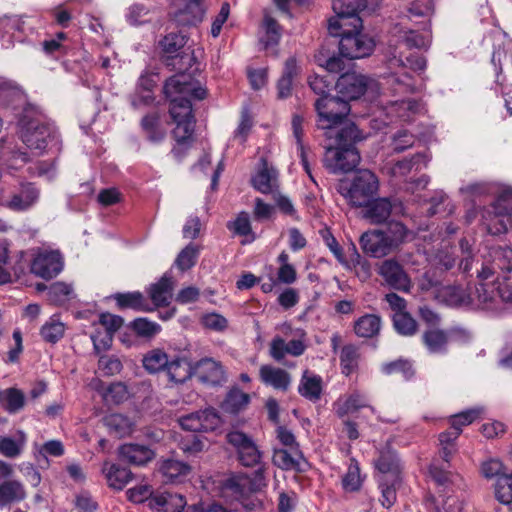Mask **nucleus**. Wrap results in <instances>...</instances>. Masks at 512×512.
Here are the masks:
<instances>
[{
	"instance_id": "338daca9",
	"label": "nucleus",
	"mask_w": 512,
	"mask_h": 512,
	"mask_svg": "<svg viewBox=\"0 0 512 512\" xmlns=\"http://www.w3.org/2000/svg\"><path fill=\"white\" fill-rule=\"evenodd\" d=\"M414 143L415 137L413 134L406 130H400L393 135L391 146L394 152L401 153L412 147Z\"/></svg>"
},
{
	"instance_id": "de8ad7c7",
	"label": "nucleus",
	"mask_w": 512,
	"mask_h": 512,
	"mask_svg": "<svg viewBox=\"0 0 512 512\" xmlns=\"http://www.w3.org/2000/svg\"><path fill=\"white\" fill-rule=\"evenodd\" d=\"M199 251V246L192 243L187 245L184 249L180 251L175 260V265L177 266V268L181 271L191 269L196 264Z\"/></svg>"
},
{
	"instance_id": "5701e85b",
	"label": "nucleus",
	"mask_w": 512,
	"mask_h": 512,
	"mask_svg": "<svg viewBox=\"0 0 512 512\" xmlns=\"http://www.w3.org/2000/svg\"><path fill=\"white\" fill-rule=\"evenodd\" d=\"M39 198L38 189L31 183L21 186L7 202V207L14 211H24L32 207Z\"/></svg>"
},
{
	"instance_id": "052dcab7",
	"label": "nucleus",
	"mask_w": 512,
	"mask_h": 512,
	"mask_svg": "<svg viewBox=\"0 0 512 512\" xmlns=\"http://www.w3.org/2000/svg\"><path fill=\"white\" fill-rule=\"evenodd\" d=\"M5 409L9 413H16L24 407V394L16 388H8L4 390Z\"/></svg>"
},
{
	"instance_id": "09e8293b",
	"label": "nucleus",
	"mask_w": 512,
	"mask_h": 512,
	"mask_svg": "<svg viewBox=\"0 0 512 512\" xmlns=\"http://www.w3.org/2000/svg\"><path fill=\"white\" fill-rule=\"evenodd\" d=\"M64 331V324L52 317L42 326L40 333L46 342L56 343L63 337Z\"/></svg>"
},
{
	"instance_id": "a18cd8bd",
	"label": "nucleus",
	"mask_w": 512,
	"mask_h": 512,
	"mask_svg": "<svg viewBox=\"0 0 512 512\" xmlns=\"http://www.w3.org/2000/svg\"><path fill=\"white\" fill-rule=\"evenodd\" d=\"M73 295V288L64 282H55L48 288V300L56 305L68 302Z\"/></svg>"
},
{
	"instance_id": "20e7f679",
	"label": "nucleus",
	"mask_w": 512,
	"mask_h": 512,
	"mask_svg": "<svg viewBox=\"0 0 512 512\" xmlns=\"http://www.w3.org/2000/svg\"><path fill=\"white\" fill-rule=\"evenodd\" d=\"M335 16L328 20V31L337 36L338 30L345 27L362 28V19L358 12L366 8V0H334L332 4Z\"/></svg>"
},
{
	"instance_id": "49530a36",
	"label": "nucleus",
	"mask_w": 512,
	"mask_h": 512,
	"mask_svg": "<svg viewBox=\"0 0 512 512\" xmlns=\"http://www.w3.org/2000/svg\"><path fill=\"white\" fill-rule=\"evenodd\" d=\"M161 473L170 481H173L181 476L187 475L190 472V467L174 459L164 460L160 466Z\"/></svg>"
},
{
	"instance_id": "a878e982",
	"label": "nucleus",
	"mask_w": 512,
	"mask_h": 512,
	"mask_svg": "<svg viewBox=\"0 0 512 512\" xmlns=\"http://www.w3.org/2000/svg\"><path fill=\"white\" fill-rule=\"evenodd\" d=\"M187 39L184 35L176 32H171L164 36V38L160 41V47L162 51L168 55V59H174L180 57L184 59L188 58V65H191L192 57L185 52L180 54V50L184 48L186 45Z\"/></svg>"
},
{
	"instance_id": "5fc2aeb1",
	"label": "nucleus",
	"mask_w": 512,
	"mask_h": 512,
	"mask_svg": "<svg viewBox=\"0 0 512 512\" xmlns=\"http://www.w3.org/2000/svg\"><path fill=\"white\" fill-rule=\"evenodd\" d=\"M399 479L395 480V477H391L389 480L386 476H383L379 480V485L381 488V504L385 508H390L396 501V485L398 484Z\"/></svg>"
},
{
	"instance_id": "c85d7f7f",
	"label": "nucleus",
	"mask_w": 512,
	"mask_h": 512,
	"mask_svg": "<svg viewBox=\"0 0 512 512\" xmlns=\"http://www.w3.org/2000/svg\"><path fill=\"white\" fill-rule=\"evenodd\" d=\"M165 96L170 101L169 113L173 121L194 119L192 105L189 98L181 95L177 89H175L174 93L172 92V95Z\"/></svg>"
},
{
	"instance_id": "69168bd1",
	"label": "nucleus",
	"mask_w": 512,
	"mask_h": 512,
	"mask_svg": "<svg viewBox=\"0 0 512 512\" xmlns=\"http://www.w3.org/2000/svg\"><path fill=\"white\" fill-rule=\"evenodd\" d=\"M308 84L311 90L319 97L329 96V91L333 85V79L325 76L314 75L308 79Z\"/></svg>"
},
{
	"instance_id": "4c0bfd02",
	"label": "nucleus",
	"mask_w": 512,
	"mask_h": 512,
	"mask_svg": "<svg viewBox=\"0 0 512 512\" xmlns=\"http://www.w3.org/2000/svg\"><path fill=\"white\" fill-rule=\"evenodd\" d=\"M114 299L119 308L150 311V308L148 307V304L141 292L117 293L114 295Z\"/></svg>"
},
{
	"instance_id": "9b49d317",
	"label": "nucleus",
	"mask_w": 512,
	"mask_h": 512,
	"mask_svg": "<svg viewBox=\"0 0 512 512\" xmlns=\"http://www.w3.org/2000/svg\"><path fill=\"white\" fill-rule=\"evenodd\" d=\"M378 274L393 289L407 292L411 288L409 276L395 259L384 260L378 268Z\"/></svg>"
},
{
	"instance_id": "13d9d810",
	"label": "nucleus",
	"mask_w": 512,
	"mask_h": 512,
	"mask_svg": "<svg viewBox=\"0 0 512 512\" xmlns=\"http://www.w3.org/2000/svg\"><path fill=\"white\" fill-rule=\"evenodd\" d=\"M391 110L395 112L399 118L408 121L412 115L419 112L420 104L411 99L396 101L392 104Z\"/></svg>"
},
{
	"instance_id": "680f3d73",
	"label": "nucleus",
	"mask_w": 512,
	"mask_h": 512,
	"mask_svg": "<svg viewBox=\"0 0 512 512\" xmlns=\"http://www.w3.org/2000/svg\"><path fill=\"white\" fill-rule=\"evenodd\" d=\"M481 411V409H470L453 415L450 418L451 429L458 431L460 435L462 432V427L475 421L479 417Z\"/></svg>"
},
{
	"instance_id": "c9c22d12",
	"label": "nucleus",
	"mask_w": 512,
	"mask_h": 512,
	"mask_svg": "<svg viewBox=\"0 0 512 512\" xmlns=\"http://www.w3.org/2000/svg\"><path fill=\"white\" fill-rule=\"evenodd\" d=\"M364 407H369L371 412L376 414V409L369 405L368 398L364 394L355 391L350 394L343 403L338 404L336 414L338 417L343 418L347 414L356 412Z\"/></svg>"
},
{
	"instance_id": "f257e3e1",
	"label": "nucleus",
	"mask_w": 512,
	"mask_h": 512,
	"mask_svg": "<svg viewBox=\"0 0 512 512\" xmlns=\"http://www.w3.org/2000/svg\"><path fill=\"white\" fill-rule=\"evenodd\" d=\"M364 135L354 123H346L334 136L326 137L324 164L332 173H347L360 162L355 144L364 139Z\"/></svg>"
},
{
	"instance_id": "603ef678",
	"label": "nucleus",
	"mask_w": 512,
	"mask_h": 512,
	"mask_svg": "<svg viewBox=\"0 0 512 512\" xmlns=\"http://www.w3.org/2000/svg\"><path fill=\"white\" fill-rule=\"evenodd\" d=\"M165 370L169 380L175 383H183L191 375L187 364L180 359L169 361Z\"/></svg>"
},
{
	"instance_id": "473e14b6",
	"label": "nucleus",
	"mask_w": 512,
	"mask_h": 512,
	"mask_svg": "<svg viewBox=\"0 0 512 512\" xmlns=\"http://www.w3.org/2000/svg\"><path fill=\"white\" fill-rule=\"evenodd\" d=\"M470 305L474 308L489 310L496 307L497 298L494 289L486 284H480L470 293Z\"/></svg>"
},
{
	"instance_id": "37998d69",
	"label": "nucleus",
	"mask_w": 512,
	"mask_h": 512,
	"mask_svg": "<svg viewBox=\"0 0 512 512\" xmlns=\"http://www.w3.org/2000/svg\"><path fill=\"white\" fill-rule=\"evenodd\" d=\"M422 338L425 346L431 353H441L445 351L448 338L444 331L430 329L423 334Z\"/></svg>"
},
{
	"instance_id": "aec40b11",
	"label": "nucleus",
	"mask_w": 512,
	"mask_h": 512,
	"mask_svg": "<svg viewBox=\"0 0 512 512\" xmlns=\"http://www.w3.org/2000/svg\"><path fill=\"white\" fill-rule=\"evenodd\" d=\"M362 211L364 219L368 220L371 224H382L384 223L392 212L393 204L389 198H378L370 200L368 204H365Z\"/></svg>"
},
{
	"instance_id": "a19ab883",
	"label": "nucleus",
	"mask_w": 512,
	"mask_h": 512,
	"mask_svg": "<svg viewBox=\"0 0 512 512\" xmlns=\"http://www.w3.org/2000/svg\"><path fill=\"white\" fill-rule=\"evenodd\" d=\"M104 424L110 432L118 437L128 435L132 431L133 423L127 417L119 413H113L104 418Z\"/></svg>"
},
{
	"instance_id": "58836bf2",
	"label": "nucleus",
	"mask_w": 512,
	"mask_h": 512,
	"mask_svg": "<svg viewBox=\"0 0 512 512\" xmlns=\"http://www.w3.org/2000/svg\"><path fill=\"white\" fill-rule=\"evenodd\" d=\"M169 361L162 349H152L143 356L142 364L147 372L154 374L166 369Z\"/></svg>"
},
{
	"instance_id": "e2e57ef3",
	"label": "nucleus",
	"mask_w": 512,
	"mask_h": 512,
	"mask_svg": "<svg viewBox=\"0 0 512 512\" xmlns=\"http://www.w3.org/2000/svg\"><path fill=\"white\" fill-rule=\"evenodd\" d=\"M343 487L346 491H356L361 486L360 469L358 463L351 461L347 473L342 479Z\"/></svg>"
},
{
	"instance_id": "bf43d9fd",
	"label": "nucleus",
	"mask_w": 512,
	"mask_h": 512,
	"mask_svg": "<svg viewBox=\"0 0 512 512\" xmlns=\"http://www.w3.org/2000/svg\"><path fill=\"white\" fill-rule=\"evenodd\" d=\"M399 32L403 33L400 37L408 48H427L430 44V36L427 33L419 34L412 29L400 30Z\"/></svg>"
},
{
	"instance_id": "7c9ffc66",
	"label": "nucleus",
	"mask_w": 512,
	"mask_h": 512,
	"mask_svg": "<svg viewBox=\"0 0 512 512\" xmlns=\"http://www.w3.org/2000/svg\"><path fill=\"white\" fill-rule=\"evenodd\" d=\"M26 497V491L21 482L6 480L0 484V507L20 502Z\"/></svg>"
},
{
	"instance_id": "7ed1b4c3",
	"label": "nucleus",
	"mask_w": 512,
	"mask_h": 512,
	"mask_svg": "<svg viewBox=\"0 0 512 512\" xmlns=\"http://www.w3.org/2000/svg\"><path fill=\"white\" fill-rule=\"evenodd\" d=\"M23 143L31 150L43 153L45 150L55 148L60 150L61 138L57 128L50 123L30 122L22 130Z\"/></svg>"
},
{
	"instance_id": "f03ea898",
	"label": "nucleus",
	"mask_w": 512,
	"mask_h": 512,
	"mask_svg": "<svg viewBox=\"0 0 512 512\" xmlns=\"http://www.w3.org/2000/svg\"><path fill=\"white\" fill-rule=\"evenodd\" d=\"M314 107L317 113V127L324 131L325 137L334 136L346 123L351 107L348 101L338 96L319 97Z\"/></svg>"
},
{
	"instance_id": "1a4fd4ad",
	"label": "nucleus",
	"mask_w": 512,
	"mask_h": 512,
	"mask_svg": "<svg viewBox=\"0 0 512 512\" xmlns=\"http://www.w3.org/2000/svg\"><path fill=\"white\" fill-rule=\"evenodd\" d=\"M63 269V258L57 251H39L30 263V272L36 277L50 280Z\"/></svg>"
},
{
	"instance_id": "412c9836",
	"label": "nucleus",
	"mask_w": 512,
	"mask_h": 512,
	"mask_svg": "<svg viewBox=\"0 0 512 512\" xmlns=\"http://www.w3.org/2000/svg\"><path fill=\"white\" fill-rule=\"evenodd\" d=\"M186 505L181 494L169 492L155 494L149 503V507L156 512H181Z\"/></svg>"
},
{
	"instance_id": "6e6d98bb",
	"label": "nucleus",
	"mask_w": 512,
	"mask_h": 512,
	"mask_svg": "<svg viewBox=\"0 0 512 512\" xmlns=\"http://www.w3.org/2000/svg\"><path fill=\"white\" fill-rule=\"evenodd\" d=\"M199 424H201L200 432L214 431L220 427L222 420L214 408H206L198 411Z\"/></svg>"
},
{
	"instance_id": "f704fd0d",
	"label": "nucleus",
	"mask_w": 512,
	"mask_h": 512,
	"mask_svg": "<svg viewBox=\"0 0 512 512\" xmlns=\"http://www.w3.org/2000/svg\"><path fill=\"white\" fill-rule=\"evenodd\" d=\"M141 126L147 139L152 143H160L166 137V129L162 126L157 113L144 116Z\"/></svg>"
},
{
	"instance_id": "c756f323",
	"label": "nucleus",
	"mask_w": 512,
	"mask_h": 512,
	"mask_svg": "<svg viewBox=\"0 0 512 512\" xmlns=\"http://www.w3.org/2000/svg\"><path fill=\"white\" fill-rule=\"evenodd\" d=\"M298 392L310 401H318L322 394V378L318 375L310 374L307 370L304 371L298 386Z\"/></svg>"
},
{
	"instance_id": "8fccbe9b",
	"label": "nucleus",
	"mask_w": 512,
	"mask_h": 512,
	"mask_svg": "<svg viewBox=\"0 0 512 512\" xmlns=\"http://www.w3.org/2000/svg\"><path fill=\"white\" fill-rule=\"evenodd\" d=\"M495 496L503 504L512 502V474H502L496 479Z\"/></svg>"
},
{
	"instance_id": "79ce46f5",
	"label": "nucleus",
	"mask_w": 512,
	"mask_h": 512,
	"mask_svg": "<svg viewBox=\"0 0 512 512\" xmlns=\"http://www.w3.org/2000/svg\"><path fill=\"white\" fill-rule=\"evenodd\" d=\"M490 256L493 268H496L497 272L506 274L512 271V248L508 246L493 248Z\"/></svg>"
},
{
	"instance_id": "cd10ccee",
	"label": "nucleus",
	"mask_w": 512,
	"mask_h": 512,
	"mask_svg": "<svg viewBox=\"0 0 512 512\" xmlns=\"http://www.w3.org/2000/svg\"><path fill=\"white\" fill-rule=\"evenodd\" d=\"M375 466L383 475H390L399 479L400 461L396 452L386 445L381 451L378 459L375 461Z\"/></svg>"
},
{
	"instance_id": "0eeeda50",
	"label": "nucleus",
	"mask_w": 512,
	"mask_h": 512,
	"mask_svg": "<svg viewBox=\"0 0 512 512\" xmlns=\"http://www.w3.org/2000/svg\"><path fill=\"white\" fill-rule=\"evenodd\" d=\"M343 32L340 36L339 51L341 56L348 59H359L369 56L375 46L374 40L368 35L361 34V29H354L352 27L342 28Z\"/></svg>"
},
{
	"instance_id": "e433bc0d",
	"label": "nucleus",
	"mask_w": 512,
	"mask_h": 512,
	"mask_svg": "<svg viewBox=\"0 0 512 512\" xmlns=\"http://www.w3.org/2000/svg\"><path fill=\"white\" fill-rule=\"evenodd\" d=\"M249 401V394L238 388H233L227 393L222 402V409L230 414H236L243 410L248 405Z\"/></svg>"
},
{
	"instance_id": "864d4df0",
	"label": "nucleus",
	"mask_w": 512,
	"mask_h": 512,
	"mask_svg": "<svg viewBox=\"0 0 512 512\" xmlns=\"http://www.w3.org/2000/svg\"><path fill=\"white\" fill-rule=\"evenodd\" d=\"M359 354L357 349L352 345H346L341 350L340 362L342 373L346 376L352 374L358 366Z\"/></svg>"
},
{
	"instance_id": "bb28decb",
	"label": "nucleus",
	"mask_w": 512,
	"mask_h": 512,
	"mask_svg": "<svg viewBox=\"0 0 512 512\" xmlns=\"http://www.w3.org/2000/svg\"><path fill=\"white\" fill-rule=\"evenodd\" d=\"M108 486L115 490H122L132 479L129 469L122 468L116 464L105 462L102 467Z\"/></svg>"
},
{
	"instance_id": "ea45409f",
	"label": "nucleus",
	"mask_w": 512,
	"mask_h": 512,
	"mask_svg": "<svg viewBox=\"0 0 512 512\" xmlns=\"http://www.w3.org/2000/svg\"><path fill=\"white\" fill-rule=\"evenodd\" d=\"M186 2V9L180 11L179 19L177 22L182 25H195L202 21L204 9L201 5V0H184Z\"/></svg>"
},
{
	"instance_id": "4468645a",
	"label": "nucleus",
	"mask_w": 512,
	"mask_h": 512,
	"mask_svg": "<svg viewBox=\"0 0 512 512\" xmlns=\"http://www.w3.org/2000/svg\"><path fill=\"white\" fill-rule=\"evenodd\" d=\"M175 89L189 99L192 97L197 100H203L207 95L206 89L196 86L191 77L185 74L174 75L165 82L163 88L165 95H172Z\"/></svg>"
},
{
	"instance_id": "2f4dec72",
	"label": "nucleus",
	"mask_w": 512,
	"mask_h": 512,
	"mask_svg": "<svg viewBox=\"0 0 512 512\" xmlns=\"http://www.w3.org/2000/svg\"><path fill=\"white\" fill-rule=\"evenodd\" d=\"M381 317L375 314H365L354 323V332L361 338H373L380 332Z\"/></svg>"
},
{
	"instance_id": "a211bd4d",
	"label": "nucleus",
	"mask_w": 512,
	"mask_h": 512,
	"mask_svg": "<svg viewBox=\"0 0 512 512\" xmlns=\"http://www.w3.org/2000/svg\"><path fill=\"white\" fill-rule=\"evenodd\" d=\"M388 66L390 69H399L395 72H391L387 76L389 83L398 86V88H396L397 91L401 93H409L415 90V85L412 81L411 75L405 71V62L401 55H394L390 58L388 60Z\"/></svg>"
},
{
	"instance_id": "39448f33",
	"label": "nucleus",
	"mask_w": 512,
	"mask_h": 512,
	"mask_svg": "<svg viewBox=\"0 0 512 512\" xmlns=\"http://www.w3.org/2000/svg\"><path fill=\"white\" fill-rule=\"evenodd\" d=\"M379 188L376 175L370 170H359L349 187H341V194L349 204L362 207L374 197Z\"/></svg>"
},
{
	"instance_id": "72a5a7b5",
	"label": "nucleus",
	"mask_w": 512,
	"mask_h": 512,
	"mask_svg": "<svg viewBox=\"0 0 512 512\" xmlns=\"http://www.w3.org/2000/svg\"><path fill=\"white\" fill-rule=\"evenodd\" d=\"M384 230L385 238L396 251L412 235V232L400 221H390Z\"/></svg>"
},
{
	"instance_id": "9d476101",
	"label": "nucleus",
	"mask_w": 512,
	"mask_h": 512,
	"mask_svg": "<svg viewBox=\"0 0 512 512\" xmlns=\"http://www.w3.org/2000/svg\"><path fill=\"white\" fill-rule=\"evenodd\" d=\"M252 186L263 194H275L279 190V172L265 158H261L259 167L251 179Z\"/></svg>"
},
{
	"instance_id": "ddd939ff",
	"label": "nucleus",
	"mask_w": 512,
	"mask_h": 512,
	"mask_svg": "<svg viewBox=\"0 0 512 512\" xmlns=\"http://www.w3.org/2000/svg\"><path fill=\"white\" fill-rule=\"evenodd\" d=\"M359 241L364 253L373 258H382L394 252L385 238L383 229L367 231L361 235Z\"/></svg>"
},
{
	"instance_id": "f8f14e48",
	"label": "nucleus",
	"mask_w": 512,
	"mask_h": 512,
	"mask_svg": "<svg viewBox=\"0 0 512 512\" xmlns=\"http://www.w3.org/2000/svg\"><path fill=\"white\" fill-rule=\"evenodd\" d=\"M195 374L200 382L210 386H221L227 382V373L221 362L203 358L195 365Z\"/></svg>"
},
{
	"instance_id": "6ab92c4d",
	"label": "nucleus",
	"mask_w": 512,
	"mask_h": 512,
	"mask_svg": "<svg viewBox=\"0 0 512 512\" xmlns=\"http://www.w3.org/2000/svg\"><path fill=\"white\" fill-rule=\"evenodd\" d=\"M482 222L487 232L491 235H500L506 233L512 223L509 216L501 213L492 205L483 210Z\"/></svg>"
},
{
	"instance_id": "6e6552de",
	"label": "nucleus",
	"mask_w": 512,
	"mask_h": 512,
	"mask_svg": "<svg viewBox=\"0 0 512 512\" xmlns=\"http://www.w3.org/2000/svg\"><path fill=\"white\" fill-rule=\"evenodd\" d=\"M226 439L237 450L242 465L253 467L260 464L262 454L250 436L235 430L229 432Z\"/></svg>"
},
{
	"instance_id": "0e129e2a",
	"label": "nucleus",
	"mask_w": 512,
	"mask_h": 512,
	"mask_svg": "<svg viewBox=\"0 0 512 512\" xmlns=\"http://www.w3.org/2000/svg\"><path fill=\"white\" fill-rule=\"evenodd\" d=\"M382 371L387 375L400 373L405 379H409L414 373L412 364L403 359L383 364Z\"/></svg>"
},
{
	"instance_id": "c03bdc74",
	"label": "nucleus",
	"mask_w": 512,
	"mask_h": 512,
	"mask_svg": "<svg viewBox=\"0 0 512 512\" xmlns=\"http://www.w3.org/2000/svg\"><path fill=\"white\" fill-rule=\"evenodd\" d=\"M440 296L451 306H468L471 303L470 294L458 286H445L440 291Z\"/></svg>"
},
{
	"instance_id": "4d7b16f0",
	"label": "nucleus",
	"mask_w": 512,
	"mask_h": 512,
	"mask_svg": "<svg viewBox=\"0 0 512 512\" xmlns=\"http://www.w3.org/2000/svg\"><path fill=\"white\" fill-rule=\"evenodd\" d=\"M263 26L266 32L265 48L270 45H276L281 37L280 26L268 12L264 13Z\"/></svg>"
},
{
	"instance_id": "423d86ee",
	"label": "nucleus",
	"mask_w": 512,
	"mask_h": 512,
	"mask_svg": "<svg viewBox=\"0 0 512 512\" xmlns=\"http://www.w3.org/2000/svg\"><path fill=\"white\" fill-rule=\"evenodd\" d=\"M336 88L341 97L348 102L359 99L366 93L373 97L378 94L380 89L375 79L356 72L341 75L336 83Z\"/></svg>"
},
{
	"instance_id": "2eb2a0df",
	"label": "nucleus",
	"mask_w": 512,
	"mask_h": 512,
	"mask_svg": "<svg viewBox=\"0 0 512 512\" xmlns=\"http://www.w3.org/2000/svg\"><path fill=\"white\" fill-rule=\"evenodd\" d=\"M272 461L274 465L287 471L305 472L309 467L300 448L274 449Z\"/></svg>"
},
{
	"instance_id": "393cba45",
	"label": "nucleus",
	"mask_w": 512,
	"mask_h": 512,
	"mask_svg": "<svg viewBox=\"0 0 512 512\" xmlns=\"http://www.w3.org/2000/svg\"><path fill=\"white\" fill-rule=\"evenodd\" d=\"M119 454L123 460L132 465H145L154 458V452L144 445L124 444L119 449Z\"/></svg>"
},
{
	"instance_id": "3c124183",
	"label": "nucleus",
	"mask_w": 512,
	"mask_h": 512,
	"mask_svg": "<svg viewBox=\"0 0 512 512\" xmlns=\"http://www.w3.org/2000/svg\"><path fill=\"white\" fill-rule=\"evenodd\" d=\"M393 324L396 331L404 336H412L417 331V323L407 312L395 313Z\"/></svg>"
},
{
	"instance_id": "774afa93",
	"label": "nucleus",
	"mask_w": 512,
	"mask_h": 512,
	"mask_svg": "<svg viewBox=\"0 0 512 512\" xmlns=\"http://www.w3.org/2000/svg\"><path fill=\"white\" fill-rule=\"evenodd\" d=\"M496 209H498L501 213L506 214L511 218L512 216V189L507 188L504 189L496 201L491 204Z\"/></svg>"
},
{
	"instance_id": "f3484780",
	"label": "nucleus",
	"mask_w": 512,
	"mask_h": 512,
	"mask_svg": "<svg viewBox=\"0 0 512 512\" xmlns=\"http://www.w3.org/2000/svg\"><path fill=\"white\" fill-rule=\"evenodd\" d=\"M306 346L302 340L294 339L286 342L280 336H275L269 345V355L276 362H282L286 355L298 357L304 353Z\"/></svg>"
},
{
	"instance_id": "4be33fe9",
	"label": "nucleus",
	"mask_w": 512,
	"mask_h": 512,
	"mask_svg": "<svg viewBox=\"0 0 512 512\" xmlns=\"http://www.w3.org/2000/svg\"><path fill=\"white\" fill-rule=\"evenodd\" d=\"M174 122L176 127L172 134L177 145L172 149V153L178 160H181L194 133V119H182Z\"/></svg>"
},
{
	"instance_id": "b1692460",
	"label": "nucleus",
	"mask_w": 512,
	"mask_h": 512,
	"mask_svg": "<svg viewBox=\"0 0 512 512\" xmlns=\"http://www.w3.org/2000/svg\"><path fill=\"white\" fill-rule=\"evenodd\" d=\"M173 285L172 277L167 274H164L156 283L150 285L149 297L156 307H165L170 304Z\"/></svg>"
},
{
	"instance_id": "dca6fc26",
	"label": "nucleus",
	"mask_w": 512,
	"mask_h": 512,
	"mask_svg": "<svg viewBox=\"0 0 512 512\" xmlns=\"http://www.w3.org/2000/svg\"><path fill=\"white\" fill-rule=\"evenodd\" d=\"M259 378L264 385L282 392L288 391L292 382V377L289 372L268 364L260 367Z\"/></svg>"
}]
</instances>
